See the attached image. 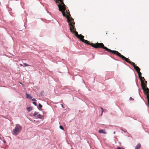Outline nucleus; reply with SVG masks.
<instances>
[{"label": "nucleus", "instance_id": "1", "mask_svg": "<svg viewBox=\"0 0 149 149\" xmlns=\"http://www.w3.org/2000/svg\"><path fill=\"white\" fill-rule=\"evenodd\" d=\"M88 45H91L93 47L95 48H101L104 49L107 51L113 54L114 50H112L104 46V45L102 43H99L97 42L95 43H91L90 42Z\"/></svg>", "mask_w": 149, "mask_h": 149}, {"label": "nucleus", "instance_id": "2", "mask_svg": "<svg viewBox=\"0 0 149 149\" xmlns=\"http://www.w3.org/2000/svg\"><path fill=\"white\" fill-rule=\"evenodd\" d=\"M66 10V8L64 9L63 11H60L62 12V14L64 17H65L67 19V21L69 24V23H72L74 22V19L71 17V15L70 14V12L69 10H66L67 15L66 14L65 11Z\"/></svg>", "mask_w": 149, "mask_h": 149}, {"label": "nucleus", "instance_id": "3", "mask_svg": "<svg viewBox=\"0 0 149 149\" xmlns=\"http://www.w3.org/2000/svg\"><path fill=\"white\" fill-rule=\"evenodd\" d=\"M113 54L116 55L117 56L121 58L123 60H125V61L129 63L132 65H134V63L131 61L128 58H126L124 56L121 55L120 53L114 50Z\"/></svg>", "mask_w": 149, "mask_h": 149}, {"label": "nucleus", "instance_id": "4", "mask_svg": "<svg viewBox=\"0 0 149 149\" xmlns=\"http://www.w3.org/2000/svg\"><path fill=\"white\" fill-rule=\"evenodd\" d=\"M22 129V127L20 125H16L15 128L13 130L12 134L15 136L17 135L20 132Z\"/></svg>", "mask_w": 149, "mask_h": 149}, {"label": "nucleus", "instance_id": "5", "mask_svg": "<svg viewBox=\"0 0 149 149\" xmlns=\"http://www.w3.org/2000/svg\"><path fill=\"white\" fill-rule=\"evenodd\" d=\"M55 2L56 3H59L57 5L59 8V11H63V10L65 8V5L62 0H54Z\"/></svg>", "mask_w": 149, "mask_h": 149}, {"label": "nucleus", "instance_id": "6", "mask_svg": "<svg viewBox=\"0 0 149 149\" xmlns=\"http://www.w3.org/2000/svg\"><path fill=\"white\" fill-rule=\"evenodd\" d=\"M74 24L75 22H74L72 23H69V25L70 26V29L71 32L74 33L75 36L77 37L78 36H79V35L78 34V32L76 31V30L75 28Z\"/></svg>", "mask_w": 149, "mask_h": 149}, {"label": "nucleus", "instance_id": "7", "mask_svg": "<svg viewBox=\"0 0 149 149\" xmlns=\"http://www.w3.org/2000/svg\"><path fill=\"white\" fill-rule=\"evenodd\" d=\"M142 88L143 90V91L144 92L146 95H148L149 94V89L147 87V86L144 84H142Z\"/></svg>", "mask_w": 149, "mask_h": 149}, {"label": "nucleus", "instance_id": "8", "mask_svg": "<svg viewBox=\"0 0 149 149\" xmlns=\"http://www.w3.org/2000/svg\"><path fill=\"white\" fill-rule=\"evenodd\" d=\"M82 42H83L85 43L86 44L88 45H89L90 42L88 41L87 40H84V36L81 34H79V36L77 37Z\"/></svg>", "mask_w": 149, "mask_h": 149}, {"label": "nucleus", "instance_id": "9", "mask_svg": "<svg viewBox=\"0 0 149 149\" xmlns=\"http://www.w3.org/2000/svg\"><path fill=\"white\" fill-rule=\"evenodd\" d=\"M132 65L134 67V69L136 70L137 72L140 71V69L139 68V67L136 66L135 64L134 63V65Z\"/></svg>", "mask_w": 149, "mask_h": 149}, {"label": "nucleus", "instance_id": "10", "mask_svg": "<svg viewBox=\"0 0 149 149\" xmlns=\"http://www.w3.org/2000/svg\"><path fill=\"white\" fill-rule=\"evenodd\" d=\"M138 74V75L139 76V77L140 79V80H141V81L142 82V79H143L144 80V78L143 77H142L141 76V73L139 71V72H137Z\"/></svg>", "mask_w": 149, "mask_h": 149}, {"label": "nucleus", "instance_id": "11", "mask_svg": "<svg viewBox=\"0 0 149 149\" xmlns=\"http://www.w3.org/2000/svg\"><path fill=\"white\" fill-rule=\"evenodd\" d=\"M98 132L100 133H102L104 134H106V132L105 130H104L102 129L99 130Z\"/></svg>", "mask_w": 149, "mask_h": 149}, {"label": "nucleus", "instance_id": "12", "mask_svg": "<svg viewBox=\"0 0 149 149\" xmlns=\"http://www.w3.org/2000/svg\"><path fill=\"white\" fill-rule=\"evenodd\" d=\"M141 86H142V84H144L146 85V86L147 85V82L145 80V79H144V80H143V79H142V82L141 81Z\"/></svg>", "mask_w": 149, "mask_h": 149}, {"label": "nucleus", "instance_id": "13", "mask_svg": "<svg viewBox=\"0 0 149 149\" xmlns=\"http://www.w3.org/2000/svg\"><path fill=\"white\" fill-rule=\"evenodd\" d=\"M141 146V145L140 143H138L136 146L135 149H140Z\"/></svg>", "mask_w": 149, "mask_h": 149}, {"label": "nucleus", "instance_id": "14", "mask_svg": "<svg viewBox=\"0 0 149 149\" xmlns=\"http://www.w3.org/2000/svg\"><path fill=\"white\" fill-rule=\"evenodd\" d=\"M26 97L27 98L31 99L32 98V97L29 94H28L27 93H26Z\"/></svg>", "mask_w": 149, "mask_h": 149}, {"label": "nucleus", "instance_id": "15", "mask_svg": "<svg viewBox=\"0 0 149 149\" xmlns=\"http://www.w3.org/2000/svg\"><path fill=\"white\" fill-rule=\"evenodd\" d=\"M23 64L24 65V67H26V66H31V65H28L26 63H24Z\"/></svg>", "mask_w": 149, "mask_h": 149}, {"label": "nucleus", "instance_id": "16", "mask_svg": "<svg viewBox=\"0 0 149 149\" xmlns=\"http://www.w3.org/2000/svg\"><path fill=\"white\" fill-rule=\"evenodd\" d=\"M38 118H39L41 119L42 117V116L40 114L38 115Z\"/></svg>", "mask_w": 149, "mask_h": 149}, {"label": "nucleus", "instance_id": "17", "mask_svg": "<svg viewBox=\"0 0 149 149\" xmlns=\"http://www.w3.org/2000/svg\"><path fill=\"white\" fill-rule=\"evenodd\" d=\"M27 109L28 111H30L32 110V108H31L30 107H27Z\"/></svg>", "mask_w": 149, "mask_h": 149}, {"label": "nucleus", "instance_id": "18", "mask_svg": "<svg viewBox=\"0 0 149 149\" xmlns=\"http://www.w3.org/2000/svg\"><path fill=\"white\" fill-rule=\"evenodd\" d=\"M38 113V112H37L36 111H35L34 114H33V116H36L37 115Z\"/></svg>", "mask_w": 149, "mask_h": 149}, {"label": "nucleus", "instance_id": "19", "mask_svg": "<svg viewBox=\"0 0 149 149\" xmlns=\"http://www.w3.org/2000/svg\"><path fill=\"white\" fill-rule=\"evenodd\" d=\"M100 108H101V109H102V113H101V116H102V114L104 112V110L102 107H100Z\"/></svg>", "mask_w": 149, "mask_h": 149}, {"label": "nucleus", "instance_id": "20", "mask_svg": "<svg viewBox=\"0 0 149 149\" xmlns=\"http://www.w3.org/2000/svg\"><path fill=\"white\" fill-rule=\"evenodd\" d=\"M38 107L39 108H41L42 107V106L39 103L38 104Z\"/></svg>", "mask_w": 149, "mask_h": 149}, {"label": "nucleus", "instance_id": "21", "mask_svg": "<svg viewBox=\"0 0 149 149\" xmlns=\"http://www.w3.org/2000/svg\"><path fill=\"white\" fill-rule=\"evenodd\" d=\"M60 128L62 130H64L63 127L61 125H60Z\"/></svg>", "mask_w": 149, "mask_h": 149}, {"label": "nucleus", "instance_id": "22", "mask_svg": "<svg viewBox=\"0 0 149 149\" xmlns=\"http://www.w3.org/2000/svg\"><path fill=\"white\" fill-rule=\"evenodd\" d=\"M146 96L148 99V101H149V94H148V95H146Z\"/></svg>", "mask_w": 149, "mask_h": 149}, {"label": "nucleus", "instance_id": "23", "mask_svg": "<svg viewBox=\"0 0 149 149\" xmlns=\"http://www.w3.org/2000/svg\"><path fill=\"white\" fill-rule=\"evenodd\" d=\"M130 100H134V99L131 97L130 98Z\"/></svg>", "mask_w": 149, "mask_h": 149}, {"label": "nucleus", "instance_id": "24", "mask_svg": "<svg viewBox=\"0 0 149 149\" xmlns=\"http://www.w3.org/2000/svg\"><path fill=\"white\" fill-rule=\"evenodd\" d=\"M117 149H125L124 148H121L120 147H118L117 148Z\"/></svg>", "mask_w": 149, "mask_h": 149}, {"label": "nucleus", "instance_id": "25", "mask_svg": "<svg viewBox=\"0 0 149 149\" xmlns=\"http://www.w3.org/2000/svg\"><path fill=\"white\" fill-rule=\"evenodd\" d=\"M33 104H34L35 106H36L37 105L36 103L35 102H33Z\"/></svg>", "mask_w": 149, "mask_h": 149}, {"label": "nucleus", "instance_id": "26", "mask_svg": "<svg viewBox=\"0 0 149 149\" xmlns=\"http://www.w3.org/2000/svg\"><path fill=\"white\" fill-rule=\"evenodd\" d=\"M32 101H36V100L35 98H33V99H32Z\"/></svg>", "mask_w": 149, "mask_h": 149}, {"label": "nucleus", "instance_id": "27", "mask_svg": "<svg viewBox=\"0 0 149 149\" xmlns=\"http://www.w3.org/2000/svg\"><path fill=\"white\" fill-rule=\"evenodd\" d=\"M20 66H23V65L22 64H20Z\"/></svg>", "mask_w": 149, "mask_h": 149}]
</instances>
